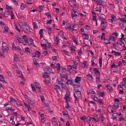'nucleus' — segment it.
I'll return each instance as SVG.
<instances>
[{"label": "nucleus", "instance_id": "nucleus-16", "mask_svg": "<svg viewBox=\"0 0 126 126\" xmlns=\"http://www.w3.org/2000/svg\"><path fill=\"white\" fill-rule=\"evenodd\" d=\"M0 80L1 81H2L4 83H6L4 80L3 76L1 74H0Z\"/></svg>", "mask_w": 126, "mask_h": 126}, {"label": "nucleus", "instance_id": "nucleus-54", "mask_svg": "<svg viewBox=\"0 0 126 126\" xmlns=\"http://www.w3.org/2000/svg\"><path fill=\"white\" fill-rule=\"evenodd\" d=\"M65 55L69 56V53L66 50H63Z\"/></svg>", "mask_w": 126, "mask_h": 126}, {"label": "nucleus", "instance_id": "nucleus-59", "mask_svg": "<svg viewBox=\"0 0 126 126\" xmlns=\"http://www.w3.org/2000/svg\"><path fill=\"white\" fill-rule=\"evenodd\" d=\"M33 25H34V28L36 29H37L38 28V27L36 25V23L34 22H33Z\"/></svg>", "mask_w": 126, "mask_h": 126}, {"label": "nucleus", "instance_id": "nucleus-26", "mask_svg": "<svg viewBox=\"0 0 126 126\" xmlns=\"http://www.w3.org/2000/svg\"><path fill=\"white\" fill-rule=\"evenodd\" d=\"M61 86L62 89H67V88L65 84H64L63 83H62V84H61Z\"/></svg>", "mask_w": 126, "mask_h": 126}, {"label": "nucleus", "instance_id": "nucleus-45", "mask_svg": "<svg viewBox=\"0 0 126 126\" xmlns=\"http://www.w3.org/2000/svg\"><path fill=\"white\" fill-rule=\"evenodd\" d=\"M41 101L42 102H44L45 100V98L43 95H41L40 96Z\"/></svg>", "mask_w": 126, "mask_h": 126}, {"label": "nucleus", "instance_id": "nucleus-56", "mask_svg": "<svg viewBox=\"0 0 126 126\" xmlns=\"http://www.w3.org/2000/svg\"><path fill=\"white\" fill-rule=\"evenodd\" d=\"M33 64L35 65L36 64H37V61H36V59L35 58H33Z\"/></svg>", "mask_w": 126, "mask_h": 126}, {"label": "nucleus", "instance_id": "nucleus-58", "mask_svg": "<svg viewBox=\"0 0 126 126\" xmlns=\"http://www.w3.org/2000/svg\"><path fill=\"white\" fill-rule=\"evenodd\" d=\"M119 35V33L117 32H113L112 34V35L114 36H115L116 37H117Z\"/></svg>", "mask_w": 126, "mask_h": 126}, {"label": "nucleus", "instance_id": "nucleus-39", "mask_svg": "<svg viewBox=\"0 0 126 126\" xmlns=\"http://www.w3.org/2000/svg\"><path fill=\"white\" fill-rule=\"evenodd\" d=\"M57 71L59 72L60 68V65L59 63H58L57 66Z\"/></svg>", "mask_w": 126, "mask_h": 126}, {"label": "nucleus", "instance_id": "nucleus-42", "mask_svg": "<svg viewBox=\"0 0 126 126\" xmlns=\"http://www.w3.org/2000/svg\"><path fill=\"white\" fill-rule=\"evenodd\" d=\"M31 87L32 91L33 92H35L36 90L34 84H31Z\"/></svg>", "mask_w": 126, "mask_h": 126}, {"label": "nucleus", "instance_id": "nucleus-57", "mask_svg": "<svg viewBox=\"0 0 126 126\" xmlns=\"http://www.w3.org/2000/svg\"><path fill=\"white\" fill-rule=\"evenodd\" d=\"M97 102H98L100 105H103L104 104L103 102L102 101H101L100 100V99L98 100H97Z\"/></svg>", "mask_w": 126, "mask_h": 126}, {"label": "nucleus", "instance_id": "nucleus-48", "mask_svg": "<svg viewBox=\"0 0 126 126\" xmlns=\"http://www.w3.org/2000/svg\"><path fill=\"white\" fill-rule=\"evenodd\" d=\"M76 47L74 46H71L70 49L72 51H75V48Z\"/></svg>", "mask_w": 126, "mask_h": 126}, {"label": "nucleus", "instance_id": "nucleus-7", "mask_svg": "<svg viewBox=\"0 0 126 126\" xmlns=\"http://www.w3.org/2000/svg\"><path fill=\"white\" fill-rule=\"evenodd\" d=\"M16 73L17 74V76L18 77L20 78H22V77L23 75L22 72L20 70H17L16 71Z\"/></svg>", "mask_w": 126, "mask_h": 126}, {"label": "nucleus", "instance_id": "nucleus-11", "mask_svg": "<svg viewBox=\"0 0 126 126\" xmlns=\"http://www.w3.org/2000/svg\"><path fill=\"white\" fill-rule=\"evenodd\" d=\"M97 94L100 96L103 97V96L105 95V94L104 92H101L99 91H97Z\"/></svg>", "mask_w": 126, "mask_h": 126}, {"label": "nucleus", "instance_id": "nucleus-50", "mask_svg": "<svg viewBox=\"0 0 126 126\" xmlns=\"http://www.w3.org/2000/svg\"><path fill=\"white\" fill-rule=\"evenodd\" d=\"M11 19H14V14L13 12L12 11H11Z\"/></svg>", "mask_w": 126, "mask_h": 126}, {"label": "nucleus", "instance_id": "nucleus-32", "mask_svg": "<svg viewBox=\"0 0 126 126\" xmlns=\"http://www.w3.org/2000/svg\"><path fill=\"white\" fill-rule=\"evenodd\" d=\"M23 38L24 41H25V42L26 43H28V38L25 35L23 36Z\"/></svg>", "mask_w": 126, "mask_h": 126}, {"label": "nucleus", "instance_id": "nucleus-9", "mask_svg": "<svg viewBox=\"0 0 126 126\" xmlns=\"http://www.w3.org/2000/svg\"><path fill=\"white\" fill-rule=\"evenodd\" d=\"M106 87L107 88L109 92L111 93L112 92V87L111 86H110V84L106 85Z\"/></svg>", "mask_w": 126, "mask_h": 126}, {"label": "nucleus", "instance_id": "nucleus-37", "mask_svg": "<svg viewBox=\"0 0 126 126\" xmlns=\"http://www.w3.org/2000/svg\"><path fill=\"white\" fill-rule=\"evenodd\" d=\"M106 39L105 38V34L104 33H102L101 36V40H105Z\"/></svg>", "mask_w": 126, "mask_h": 126}, {"label": "nucleus", "instance_id": "nucleus-6", "mask_svg": "<svg viewBox=\"0 0 126 126\" xmlns=\"http://www.w3.org/2000/svg\"><path fill=\"white\" fill-rule=\"evenodd\" d=\"M93 71L94 74L97 75H100V73L98 70V69L97 68H94L93 69Z\"/></svg>", "mask_w": 126, "mask_h": 126}, {"label": "nucleus", "instance_id": "nucleus-44", "mask_svg": "<svg viewBox=\"0 0 126 126\" xmlns=\"http://www.w3.org/2000/svg\"><path fill=\"white\" fill-rule=\"evenodd\" d=\"M10 101L11 102H15L17 101L15 99H14L13 97H10Z\"/></svg>", "mask_w": 126, "mask_h": 126}, {"label": "nucleus", "instance_id": "nucleus-36", "mask_svg": "<svg viewBox=\"0 0 126 126\" xmlns=\"http://www.w3.org/2000/svg\"><path fill=\"white\" fill-rule=\"evenodd\" d=\"M72 39L73 41V42L77 44L78 42L76 39V38H75L74 36H72Z\"/></svg>", "mask_w": 126, "mask_h": 126}, {"label": "nucleus", "instance_id": "nucleus-64", "mask_svg": "<svg viewBox=\"0 0 126 126\" xmlns=\"http://www.w3.org/2000/svg\"><path fill=\"white\" fill-rule=\"evenodd\" d=\"M109 38L110 40H111L113 41H114L115 40V39L114 37L112 36H111L110 37H109Z\"/></svg>", "mask_w": 126, "mask_h": 126}, {"label": "nucleus", "instance_id": "nucleus-18", "mask_svg": "<svg viewBox=\"0 0 126 126\" xmlns=\"http://www.w3.org/2000/svg\"><path fill=\"white\" fill-rule=\"evenodd\" d=\"M50 79L49 77L48 78H45V80L43 81L47 84H49L50 83Z\"/></svg>", "mask_w": 126, "mask_h": 126}, {"label": "nucleus", "instance_id": "nucleus-23", "mask_svg": "<svg viewBox=\"0 0 126 126\" xmlns=\"http://www.w3.org/2000/svg\"><path fill=\"white\" fill-rule=\"evenodd\" d=\"M47 30L48 31V34L50 35L51 33V28H49L48 27H47L46 28Z\"/></svg>", "mask_w": 126, "mask_h": 126}, {"label": "nucleus", "instance_id": "nucleus-31", "mask_svg": "<svg viewBox=\"0 0 126 126\" xmlns=\"http://www.w3.org/2000/svg\"><path fill=\"white\" fill-rule=\"evenodd\" d=\"M67 80V82L66 84H71L72 83V80L71 79H67L66 80Z\"/></svg>", "mask_w": 126, "mask_h": 126}, {"label": "nucleus", "instance_id": "nucleus-40", "mask_svg": "<svg viewBox=\"0 0 126 126\" xmlns=\"http://www.w3.org/2000/svg\"><path fill=\"white\" fill-rule=\"evenodd\" d=\"M45 15L47 16L48 18H51V16L50 15L48 12L46 13Z\"/></svg>", "mask_w": 126, "mask_h": 126}, {"label": "nucleus", "instance_id": "nucleus-55", "mask_svg": "<svg viewBox=\"0 0 126 126\" xmlns=\"http://www.w3.org/2000/svg\"><path fill=\"white\" fill-rule=\"evenodd\" d=\"M100 117H101V120L102 121H104L105 119L104 117L103 116V114H102L100 116Z\"/></svg>", "mask_w": 126, "mask_h": 126}, {"label": "nucleus", "instance_id": "nucleus-51", "mask_svg": "<svg viewBox=\"0 0 126 126\" xmlns=\"http://www.w3.org/2000/svg\"><path fill=\"white\" fill-rule=\"evenodd\" d=\"M89 121H96V119L94 118L90 117L89 118Z\"/></svg>", "mask_w": 126, "mask_h": 126}, {"label": "nucleus", "instance_id": "nucleus-60", "mask_svg": "<svg viewBox=\"0 0 126 126\" xmlns=\"http://www.w3.org/2000/svg\"><path fill=\"white\" fill-rule=\"evenodd\" d=\"M119 44L122 46L125 45L124 42L122 41H120L119 42Z\"/></svg>", "mask_w": 126, "mask_h": 126}, {"label": "nucleus", "instance_id": "nucleus-1", "mask_svg": "<svg viewBox=\"0 0 126 126\" xmlns=\"http://www.w3.org/2000/svg\"><path fill=\"white\" fill-rule=\"evenodd\" d=\"M96 2V3L97 5H99L100 6L99 7L101 8V7H102L103 8H104V6L106 5V3L102 0H94Z\"/></svg>", "mask_w": 126, "mask_h": 126}, {"label": "nucleus", "instance_id": "nucleus-53", "mask_svg": "<svg viewBox=\"0 0 126 126\" xmlns=\"http://www.w3.org/2000/svg\"><path fill=\"white\" fill-rule=\"evenodd\" d=\"M119 66L120 67L122 66V62L121 61H120L119 62L117 66V67H118Z\"/></svg>", "mask_w": 126, "mask_h": 126}, {"label": "nucleus", "instance_id": "nucleus-62", "mask_svg": "<svg viewBox=\"0 0 126 126\" xmlns=\"http://www.w3.org/2000/svg\"><path fill=\"white\" fill-rule=\"evenodd\" d=\"M72 16L73 18L74 17L77 16H78L77 15L75 14H73V13H72Z\"/></svg>", "mask_w": 126, "mask_h": 126}, {"label": "nucleus", "instance_id": "nucleus-43", "mask_svg": "<svg viewBox=\"0 0 126 126\" xmlns=\"http://www.w3.org/2000/svg\"><path fill=\"white\" fill-rule=\"evenodd\" d=\"M106 28V27L105 24L102 25L101 29V31H104L105 29Z\"/></svg>", "mask_w": 126, "mask_h": 126}, {"label": "nucleus", "instance_id": "nucleus-10", "mask_svg": "<svg viewBox=\"0 0 126 126\" xmlns=\"http://www.w3.org/2000/svg\"><path fill=\"white\" fill-rule=\"evenodd\" d=\"M20 25V26L22 27V28L23 29L26 26H27L28 25L24 22H19Z\"/></svg>", "mask_w": 126, "mask_h": 126}, {"label": "nucleus", "instance_id": "nucleus-61", "mask_svg": "<svg viewBox=\"0 0 126 126\" xmlns=\"http://www.w3.org/2000/svg\"><path fill=\"white\" fill-rule=\"evenodd\" d=\"M16 104L17 105V106L18 107H19L21 106V105L20 103L18 101H17L16 102Z\"/></svg>", "mask_w": 126, "mask_h": 126}, {"label": "nucleus", "instance_id": "nucleus-12", "mask_svg": "<svg viewBox=\"0 0 126 126\" xmlns=\"http://www.w3.org/2000/svg\"><path fill=\"white\" fill-rule=\"evenodd\" d=\"M54 89L57 91L60 90L61 89L59 85L55 84L54 85Z\"/></svg>", "mask_w": 126, "mask_h": 126}, {"label": "nucleus", "instance_id": "nucleus-21", "mask_svg": "<svg viewBox=\"0 0 126 126\" xmlns=\"http://www.w3.org/2000/svg\"><path fill=\"white\" fill-rule=\"evenodd\" d=\"M14 58L15 61L16 62L19 61V58L15 54L14 56Z\"/></svg>", "mask_w": 126, "mask_h": 126}, {"label": "nucleus", "instance_id": "nucleus-22", "mask_svg": "<svg viewBox=\"0 0 126 126\" xmlns=\"http://www.w3.org/2000/svg\"><path fill=\"white\" fill-rule=\"evenodd\" d=\"M86 77L90 80H92L93 79L92 76L90 74H88L86 76Z\"/></svg>", "mask_w": 126, "mask_h": 126}, {"label": "nucleus", "instance_id": "nucleus-14", "mask_svg": "<svg viewBox=\"0 0 126 126\" xmlns=\"http://www.w3.org/2000/svg\"><path fill=\"white\" fill-rule=\"evenodd\" d=\"M96 84H99L100 83L101 81L99 77L98 76H97L96 77Z\"/></svg>", "mask_w": 126, "mask_h": 126}, {"label": "nucleus", "instance_id": "nucleus-38", "mask_svg": "<svg viewBox=\"0 0 126 126\" xmlns=\"http://www.w3.org/2000/svg\"><path fill=\"white\" fill-rule=\"evenodd\" d=\"M69 96L65 95V96L64 97V99L66 100L65 102H68V101L70 100V99L69 98Z\"/></svg>", "mask_w": 126, "mask_h": 126}, {"label": "nucleus", "instance_id": "nucleus-4", "mask_svg": "<svg viewBox=\"0 0 126 126\" xmlns=\"http://www.w3.org/2000/svg\"><path fill=\"white\" fill-rule=\"evenodd\" d=\"M35 84L36 87L38 91L40 92H41L42 90L41 89V87L39 84L38 83L35 82Z\"/></svg>", "mask_w": 126, "mask_h": 126}, {"label": "nucleus", "instance_id": "nucleus-19", "mask_svg": "<svg viewBox=\"0 0 126 126\" xmlns=\"http://www.w3.org/2000/svg\"><path fill=\"white\" fill-rule=\"evenodd\" d=\"M24 104L25 107L27 108L28 110L29 111L31 110V107L28 104H26L25 103H24Z\"/></svg>", "mask_w": 126, "mask_h": 126}, {"label": "nucleus", "instance_id": "nucleus-3", "mask_svg": "<svg viewBox=\"0 0 126 126\" xmlns=\"http://www.w3.org/2000/svg\"><path fill=\"white\" fill-rule=\"evenodd\" d=\"M23 29L24 31L27 33H29L31 32L30 27L28 25L26 26Z\"/></svg>", "mask_w": 126, "mask_h": 126}, {"label": "nucleus", "instance_id": "nucleus-17", "mask_svg": "<svg viewBox=\"0 0 126 126\" xmlns=\"http://www.w3.org/2000/svg\"><path fill=\"white\" fill-rule=\"evenodd\" d=\"M40 117L41 118V121L42 123H44L45 121V117L44 116L43 113L41 114L40 115Z\"/></svg>", "mask_w": 126, "mask_h": 126}, {"label": "nucleus", "instance_id": "nucleus-5", "mask_svg": "<svg viewBox=\"0 0 126 126\" xmlns=\"http://www.w3.org/2000/svg\"><path fill=\"white\" fill-rule=\"evenodd\" d=\"M75 1L73 0H70L68 1V2L71 6H74V8L76 7L77 6V5L76 4Z\"/></svg>", "mask_w": 126, "mask_h": 126}, {"label": "nucleus", "instance_id": "nucleus-28", "mask_svg": "<svg viewBox=\"0 0 126 126\" xmlns=\"http://www.w3.org/2000/svg\"><path fill=\"white\" fill-rule=\"evenodd\" d=\"M17 39L19 43H23V41L21 38L17 37Z\"/></svg>", "mask_w": 126, "mask_h": 126}, {"label": "nucleus", "instance_id": "nucleus-8", "mask_svg": "<svg viewBox=\"0 0 126 126\" xmlns=\"http://www.w3.org/2000/svg\"><path fill=\"white\" fill-rule=\"evenodd\" d=\"M111 53H114V55L116 56H120L121 55V53L119 52H118L112 50L111 51Z\"/></svg>", "mask_w": 126, "mask_h": 126}, {"label": "nucleus", "instance_id": "nucleus-13", "mask_svg": "<svg viewBox=\"0 0 126 126\" xmlns=\"http://www.w3.org/2000/svg\"><path fill=\"white\" fill-rule=\"evenodd\" d=\"M81 78L79 77H76L75 79V82L76 83H80L79 82L81 81Z\"/></svg>", "mask_w": 126, "mask_h": 126}, {"label": "nucleus", "instance_id": "nucleus-49", "mask_svg": "<svg viewBox=\"0 0 126 126\" xmlns=\"http://www.w3.org/2000/svg\"><path fill=\"white\" fill-rule=\"evenodd\" d=\"M37 57H39L40 55V53L38 51H36L35 53Z\"/></svg>", "mask_w": 126, "mask_h": 126}, {"label": "nucleus", "instance_id": "nucleus-20", "mask_svg": "<svg viewBox=\"0 0 126 126\" xmlns=\"http://www.w3.org/2000/svg\"><path fill=\"white\" fill-rule=\"evenodd\" d=\"M2 49L3 52L5 51H7L9 50V47L8 46L4 47H2Z\"/></svg>", "mask_w": 126, "mask_h": 126}, {"label": "nucleus", "instance_id": "nucleus-29", "mask_svg": "<svg viewBox=\"0 0 126 126\" xmlns=\"http://www.w3.org/2000/svg\"><path fill=\"white\" fill-rule=\"evenodd\" d=\"M123 21H119V24L121 28L122 29L124 27V23Z\"/></svg>", "mask_w": 126, "mask_h": 126}, {"label": "nucleus", "instance_id": "nucleus-30", "mask_svg": "<svg viewBox=\"0 0 126 126\" xmlns=\"http://www.w3.org/2000/svg\"><path fill=\"white\" fill-rule=\"evenodd\" d=\"M68 71L70 72H71L72 71V67L71 65H69L67 66Z\"/></svg>", "mask_w": 126, "mask_h": 126}, {"label": "nucleus", "instance_id": "nucleus-27", "mask_svg": "<svg viewBox=\"0 0 126 126\" xmlns=\"http://www.w3.org/2000/svg\"><path fill=\"white\" fill-rule=\"evenodd\" d=\"M63 79H58L57 80L58 82V84H59L61 85L62 83H63Z\"/></svg>", "mask_w": 126, "mask_h": 126}, {"label": "nucleus", "instance_id": "nucleus-15", "mask_svg": "<svg viewBox=\"0 0 126 126\" xmlns=\"http://www.w3.org/2000/svg\"><path fill=\"white\" fill-rule=\"evenodd\" d=\"M43 76L45 78H48L49 77V76L48 75V74L47 72H45L44 74H43Z\"/></svg>", "mask_w": 126, "mask_h": 126}, {"label": "nucleus", "instance_id": "nucleus-52", "mask_svg": "<svg viewBox=\"0 0 126 126\" xmlns=\"http://www.w3.org/2000/svg\"><path fill=\"white\" fill-rule=\"evenodd\" d=\"M62 31H61L60 32V36L63 38V37L64 36V33Z\"/></svg>", "mask_w": 126, "mask_h": 126}, {"label": "nucleus", "instance_id": "nucleus-24", "mask_svg": "<svg viewBox=\"0 0 126 126\" xmlns=\"http://www.w3.org/2000/svg\"><path fill=\"white\" fill-rule=\"evenodd\" d=\"M43 29H41L39 32V34H40V37L41 38H42L43 37Z\"/></svg>", "mask_w": 126, "mask_h": 126}, {"label": "nucleus", "instance_id": "nucleus-41", "mask_svg": "<svg viewBox=\"0 0 126 126\" xmlns=\"http://www.w3.org/2000/svg\"><path fill=\"white\" fill-rule=\"evenodd\" d=\"M102 58L101 57L99 59V64L100 67H101L102 65Z\"/></svg>", "mask_w": 126, "mask_h": 126}, {"label": "nucleus", "instance_id": "nucleus-25", "mask_svg": "<svg viewBox=\"0 0 126 126\" xmlns=\"http://www.w3.org/2000/svg\"><path fill=\"white\" fill-rule=\"evenodd\" d=\"M83 37L84 39H88V35L86 34H83Z\"/></svg>", "mask_w": 126, "mask_h": 126}, {"label": "nucleus", "instance_id": "nucleus-2", "mask_svg": "<svg viewBox=\"0 0 126 126\" xmlns=\"http://www.w3.org/2000/svg\"><path fill=\"white\" fill-rule=\"evenodd\" d=\"M47 41L46 40L44 39L42 40L41 43V45L42 46H43L45 48H46L48 46H47Z\"/></svg>", "mask_w": 126, "mask_h": 126}, {"label": "nucleus", "instance_id": "nucleus-47", "mask_svg": "<svg viewBox=\"0 0 126 126\" xmlns=\"http://www.w3.org/2000/svg\"><path fill=\"white\" fill-rule=\"evenodd\" d=\"M25 5L23 3H22L20 9L22 10L24 9L25 8Z\"/></svg>", "mask_w": 126, "mask_h": 126}, {"label": "nucleus", "instance_id": "nucleus-33", "mask_svg": "<svg viewBox=\"0 0 126 126\" xmlns=\"http://www.w3.org/2000/svg\"><path fill=\"white\" fill-rule=\"evenodd\" d=\"M99 19L100 20L102 21H104L105 20V19L104 17L101 15L100 16H99Z\"/></svg>", "mask_w": 126, "mask_h": 126}, {"label": "nucleus", "instance_id": "nucleus-46", "mask_svg": "<svg viewBox=\"0 0 126 126\" xmlns=\"http://www.w3.org/2000/svg\"><path fill=\"white\" fill-rule=\"evenodd\" d=\"M104 41L105 43L106 44H110L109 40L107 39H105Z\"/></svg>", "mask_w": 126, "mask_h": 126}, {"label": "nucleus", "instance_id": "nucleus-34", "mask_svg": "<svg viewBox=\"0 0 126 126\" xmlns=\"http://www.w3.org/2000/svg\"><path fill=\"white\" fill-rule=\"evenodd\" d=\"M65 102L66 103V104L65 105V107L66 109H68L69 110H70V107L69 105V104H68V102Z\"/></svg>", "mask_w": 126, "mask_h": 126}, {"label": "nucleus", "instance_id": "nucleus-35", "mask_svg": "<svg viewBox=\"0 0 126 126\" xmlns=\"http://www.w3.org/2000/svg\"><path fill=\"white\" fill-rule=\"evenodd\" d=\"M111 20L112 22L115 20L116 18L115 16L113 14L111 15Z\"/></svg>", "mask_w": 126, "mask_h": 126}, {"label": "nucleus", "instance_id": "nucleus-63", "mask_svg": "<svg viewBox=\"0 0 126 126\" xmlns=\"http://www.w3.org/2000/svg\"><path fill=\"white\" fill-rule=\"evenodd\" d=\"M54 40H55L56 42H59V38L57 36H56Z\"/></svg>", "mask_w": 126, "mask_h": 126}]
</instances>
